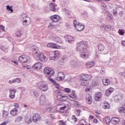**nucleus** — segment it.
Here are the masks:
<instances>
[{
	"mask_svg": "<svg viewBox=\"0 0 125 125\" xmlns=\"http://www.w3.org/2000/svg\"><path fill=\"white\" fill-rule=\"evenodd\" d=\"M101 98H102V94L101 92H98L96 94L95 97V100H96V101H100L101 100Z\"/></svg>",
	"mask_w": 125,
	"mask_h": 125,
	"instance_id": "obj_22",
	"label": "nucleus"
},
{
	"mask_svg": "<svg viewBox=\"0 0 125 125\" xmlns=\"http://www.w3.org/2000/svg\"><path fill=\"white\" fill-rule=\"evenodd\" d=\"M79 125H86V122L84 120H81L79 122Z\"/></svg>",
	"mask_w": 125,
	"mask_h": 125,
	"instance_id": "obj_40",
	"label": "nucleus"
},
{
	"mask_svg": "<svg viewBox=\"0 0 125 125\" xmlns=\"http://www.w3.org/2000/svg\"><path fill=\"white\" fill-rule=\"evenodd\" d=\"M42 67V63L38 62H36L32 66V68L33 70H38V69H41Z\"/></svg>",
	"mask_w": 125,
	"mask_h": 125,
	"instance_id": "obj_14",
	"label": "nucleus"
},
{
	"mask_svg": "<svg viewBox=\"0 0 125 125\" xmlns=\"http://www.w3.org/2000/svg\"><path fill=\"white\" fill-rule=\"evenodd\" d=\"M118 33L120 36H124L125 35V30L124 29H119Z\"/></svg>",
	"mask_w": 125,
	"mask_h": 125,
	"instance_id": "obj_39",
	"label": "nucleus"
},
{
	"mask_svg": "<svg viewBox=\"0 0 125 125\" xmlns=\"http://www.w3.org/2000/svg\"><path fill=\"white\" fill-rule=\"evenodd\" d=\"M18 113V110L17 108H14L12 110L10 111V114L11 116H13V117H15L16 115H17Z\"/></svg>",
	"mask_w": 125,
	"mask_h": 125,
	"instance_id": "obj_23",
	"label": "nucleus"
},
{
	"mask_svg": "<svg viewBox=\"0 0 125 125\" xmlns=\"http://www.w3.org/2000/svg\"><path fill=\"white\" fill-rule=\"evenodd\" d=\"M81 84L83 86H86V85H88V82L86 81H84L82 79Z\"/></svg>",
	"mask_w": 125,
	"mask_h": 125,
	"instance_id": "obj_37",
	"label": "nucleus"
},
{
	"mask_svg": "<svg viewBox=\"0 0 125 125\" xmlns=\"http://www.w3.org/2000/svg\"><path fill=\"white\" fill-rule=\"evenodd\" d=\"M66 41L68 42L69 43H74L75 39L70 35L68 36L66 38Z\"/></svg>",
	"mask_w": 125,
	"mask_h": 125,
	"instance_id": "obj_20",
	"label": "nucleus"
},
{
	"mask_svg": "<svg viewBox=\"0 0 125 125\" xmlns=\"http://www.w3.org/2000/svg\"><path fill=\"white\" fill-rule=\"evenodd\" d=\"M63 90L65 92H66V93H70L71 92V89L69 88H65Z\"/></svg>",
	"mask_w": 125,
	"mask_h": 125,
	"instance_id": "obj_49",
	"label": "nucleus"
},
{
	"mask_svg": "<svg viewBox=\"0 0 125 125\" xmlns=\"http://www.w3.org/2000/svg\"><path fill=\"white\" fill-rule=\"evenodd\" d=\"M73 24L78 32H82V31L84 30V25L77 21L74 20Z\"/></svg>",
	"mask_w": 125,
	"mask_h": 125,
	"instance_id": "obj_3",
	"label": "nucleus"
},
{
	"mask_svg": "<svg viewBox=\"0 0 125 125\" xmlns=\"http://www.w3.org/2000/svg\"><path fill=\"white\" fill-rule=\"evenodd\" d=\"M23 120V117L22 116H18L15 119V122L16 123H20Z\"/></svg>",
	"mask_w": 125,
	"mask_h": 125,
	"instance_id": "obj_32",
	"label": "nucleus"
},
{
	"mask_svg": "<svg viewBox=\"0 0 125 125\" xmlns=\"http://www.w3.org/2000/svg\"><path fill=\"white\" fill-rule=\"evenodd\" d=\"M94 65V62H89L85 63V66L86 67V68H87V69H89V68L93 67Z\"/></svg>",
	"mask_w": 125,
	"mask_h": 125,
	"instance_id": "obj_25",
	"label": "nucleus"
},
{
	"mask_svg": "<svg viewBox=\"0 0 125 125\" xmlns=\"http://www.w3.org/2000/svg\"><path fill=\"white\" fill-rule=\"evenodd\" d=\"M27 18H29L27 17V15L25 14H23L21 15V19H27Z\"/></svg>",
	"mask_w": 125,
	"mask_h": 125,
	"instance_id": "obj_54",
	"label": "nucleus"
},
{
	"mask_svg": "<svg viewBox=\"0 0 125 125\" xmlns=\"http://www.w3.org/2000/svg\"><path fill=\"white\" fill-rule=\"evenodd\" d=\"M86 102L87 104L90 105V104H92V98H91V96L89 95V94H87L86 95Z\"/></svg>",
	"mask_w": 125,
	"mask_h": 125,
	"instance_id": "obj_18",
	"label": "nucleus"
},
{
	"mask_svg": "<svg viewBox=\"0 0 125 125\" xmlns=\"http://www.w3.org/2000/svg\"><path fill=\"white\" fill-rule=\"evenodd\" d=\"M48 80L51 82V83H52L54 85V84H56V81H55L54 80H53L52 78L49 77L48 78Z\"/></svg>",
	"mask_w": 125,
	"mask_h": 125,
	"instance_id": "obj_45",
	"label": "nucleus"
},
{
	"mask_svg": "<svg viewBox=\"0 0 125 125\" xmlns=\"http://www.w3.org/2000/svg\"><path fill=\"white\" fill-rule=\"evenodd\" d=\"M9 93L10 98H11V99H14V98H15V93H16V90H10Z\"/></svg>",
	"mask_w": 125,
	"mask_h": 125,
	"instance_id": "obj_19",
	"label": "nucleus"
},
{
	"mask_svg": "<svg viewBox=\"0 0 125 125\" xmlns=\"http://www.w3.org/2000/svg\"><path fill=\"white\" fill-rule=\"evenodd\" d=\"M56 93H58L57 98V99H58V100H60V101H66L67 97L65 96L62 94V93H61L58 90H56Z\"/></svg>",
	"mask_w": 125,
	"mask_h": 125,
	"instance_id": "obj_5",
	"label": "nucleus"
},
{
	"mask_svg": "<svg viewBox=\"0 0 125 125\" xmlns=\"http://www.w3.org/2000/svg\"><path fill=\"white\" fill-rule=\"evenodd\" d=\"M49 7L51 11H53V12H55V11H56V8H55V5H54L53 3L51 2L49 4Z\"/></svg>",
	"mask_w": 125,
	"mask_h": 125,
	"instance_id": "obj_27",
	"label": "nucleus"
},
{
	"mask_svg": "<svg viewBox=\"0 0 125 125\" xmlns=\"http://www.w3.org/2000/svg\"><path fill=\"white\" fill-rule=\"evenodd\" d=\"M98 48L99 50V51H103L105 49V47L104 46V45L101 43H99L98 44Z\"/></svg>",
	"mask_w": 125,
	"mask_h": 125,
	"instance_id": "obj_31",
	"label": "nucleus"
},
{
	"mask_svg": "<svg viewBox=\"0 0 125 125\" xmlns=\"http://www.w3.org/2000/svg\"><path fill=\"white\" fill-rule=\"evenodd\" d=\"M88 42L86 41H82L76 44V50L78 52L87 51Z\"/></svg>",
	"mask_w": 125,
	"mask_h": 125,
	"instance_id": "obj_1",
	"label": "nucleus"
},
{
	"mask_svg": "<svg viewBox=\"0 0 125 125\" xmlns=\"http://www.w3.org/2000/svg\"><path fill=\"white\" fill-rule=\"evenodd\" d=\"M23 25L24 27H26L29 25V23H28V20H24L22 21Z\"/></svg>",
	"mask_w": 125,
	"mask_h": 125,
	"instance_id": "obj_44",
	"label": "nucleus"
},
{
	"mask_svg": "<svg viewBox=\"0 0 125 125\" xmlns=\"http://www.w3.org/2000/svg\"><path fill=\"white\" fill-rule=\"evenodd\" d=\"M113 16H117L118 15V12L116 10H113Z\"/></svg>",
	"mask_w": 125,
	"mask_h": 125,
	"instance_id": "obj_57",
	"label": "nucleus"
},
{
	"mask_svg": "<svg viewBox=\"0 0 125 125\" xmlns=\"http://www.w3.org/2000/svg\"><path fill=\"white\" fill-rule=\"evenodd\" d=\"M9 83L10 84H12V83H15V79H13L12 80H9Z\"/></svg>",
	"mask_w": 125,
	"mask_h": 125,
	"instance_id": "obj_56",
	"label": "nucleus"
},
{
	"mask_svg": "<svg viewBox=\"0 0 125 125\" xmlns=\"http://www.w3.org/2000/svg\"><path fill=\"white\" fill-rule=\"evenodd\" d=\"M101 6L102 7H104V11H105V12H108V10H107V8H106V5L104 4V3H101Z\"/></svg>",
	"mask_w": 125,
	"mask_h": 125,
	"instance_id": "obj_48",
	"label": "nucleus"
},
{
	"mask_svg": "<svg viewBox=\"0 0 125 125\" xmlns=\"http://www.w3.org/2000/svg\"><path fill=\"white\" fill-rule=\"evenodd\" d=\"M85 90L86 92H88V91H90V88H87V87H86V88L85 89Z\"/></svg>",
	"mask_w": 125,
	"mask_h": 125,
	"instance_id": "obj_62",
	"label": "nucleus"
},
{
	"mask_svg": "<svg viewBox=\"0 0 125 125\" xmlns=\"http://www.w3.org/2000/svg\"><path fill=\"white\" fill-rule=\"evenodd\" d=\"M14 37H17V38H20L21 37V34L20 32H18L14 34Z\"/></svg>",
	"mask_w": 125,
	"mask_h": 125,
	"instance_id": "obj_47",
	"label": "nucleus"
},
{
	"mask_svg": "<svg viewBox=\"0 0 125 125\" xmlns=\"http://www.w3.org/2000/svg\"><path fill=\"white\" fill-rule=\"evenodd\" d=\"M40 105H47L48 102L46 101V98H45V96L43 95H41L40 98Z\"/></svg>",
	"mask_w": 125,
	"mask_h": 125,
	"instance_id": "obj_7",
	"label": "nucleus"
},
{
	"mask_svg": "<svg viewBox=\"0 0 125 125\" xmlns=\"http://www.w3.org/2000/svg\"><path fill=\"white\" fill-rule=\"evenodd\" d=\"M38 88L41 90V91H47L48 90V85L44 82H39L38 83Z\"/></svg>",
	"mask_w": 125,
	"mask_h": 125,
	"instance_id": "obj_2",
	"label": "nucleus"
},
{
	"mask_svg": "<svg viewBox=\"0 0 125 125\" xmlns=\"http://www.w3.org/2000/svg\"><path fill=\"white\" fill-rule=\"evenodd\" d=\"M0 30H1V31H2V32H5V29H4V26H3L2 25H0Z\"/></svg>",
	"mask_w": 125,
	"mask_h": 125,
	"instance_id": "obj_55",
	"label": "nucleus"
},
{
	"mask_svg": "<svg viewBox=\"0 0 125 125\" xmlns=\"http://www.w3.org/2000/svg\"><path fill=\"white\" fill-rule=\"evenodd\" d=\"M101 74H102V75H104V74H105V69H104V68H102L101 70Z\"/></svg>",
	"mask_w": 125,
	"mask_h": 125,
	"instance_id": "obj_58",
	"label": "nucleus"
},
{
	"mask_svg": "<svg viewBox=\"0 0 125 125\" xmlns=\"http://www.w3.org/2000/svg\"><path fill=\"white\" fill-rule=\"evenodd\" d=\"M122 44H123V45H124V46H125V41H123L122 42Z\"/></svg>",
	"mask_w": 125,
	"mask_h": 125,
	"instance_id": "obj_64",
	"label": "nucleus"
},
{
	"mask_svg": "<svg viewBox=\"0 0 125 125\" xmlns=\"http://www.w3.org/2000/svg\"><path fill=\"white\" fill-rule=\"evenodd\" d=\"M121 98H122L121 95H116L114 97V100L115 102H118V101H120Z\"/></svg>",
	"mask_w": 125,
	"mask_h": 125,
	"instance_id": "obj_34",
	"label": "nucleus"
},
{
	"mask_svg": "<svg viewBox=\"0 0 125 125\" xmlns=\"http://www.w3.org/2000/svg\"><path fill=\"white\" fill-rule=\"evenodd\" d=\"M82 52V53L81 54V58H83L85 59L88 58V56H89V55L88 54V50L84 52Z\"/></svg>",
	"mask_w": 125,
	"mask_h": 125,
	"instance_id": "obj_16",
	"label": "nucleus"
},
{
	"mask_svg": "<svg viewBox=\"0 0 125 125\" xmlns=\"http://www.w3.org/2000/svg\"><path fill=\"white\" fill-rule=\"evenodd\" d=\"M64 11L65 12L67 16L70 17L71 16V11L67 8H64Z\"/></svg>",
	"mask_w": 125,
	"mask_h": 125,
	"instance_id": "obj_38",
	"label": "nucleus"
},
{
	"mask_svg": "<svg viewBox=\"0 0 125 125\" xmlns=\"http://www.w3.org/2000/svg\"><path fill=\"white\" fill-rule=\"evenodd\" d=\"M8 115H9V113L7 111H5V110L3 111V119H7L8 118Z\"/></svg>",
	"mask_w": 125,
	"mask_h": 125,
	"instance_id": "obj_33",
	"label": "nucleus"
},
{
	"mask_svg": "<svg viewBox=\"0 0 125 125\" xmlns=\"http://www.w3.org/2000/svg\"><path fill=\"white\" fill-rule=\"evenodd\" d=\"M113 91H114V88H109L105 92L106 96H110V95H111V94H112V93L113 92Z\"/></svg>",
	"mask_w": 125,
	"mask_h": 125,
	"instance_id": "obj_26",
	"label": "nucleus"
},
{
	"mask_svg": "<svg viewBox=\"0 0 125 125\" xmlns=\"http://www.w3.org/2000/svg\"><path fill=\"white\" fill-rule=\"evenodd\" d=\"M51 20H52L53 23H56L60 21V17L57 15L52 16L50 17Z\"/></svg>",
	"mask_w": 125,
	"mask_h": 125,
	"instance_id": "obj_11",
	"label": "nucleus"
},
{
	"mask_svg": "<svg viewBox=\"0 0 125 125\" xmlns=\"http://www.w3.org/2000/svg\"><path fill=\"white\" fill-rule=\"evenodd\" d=\"M55 42H58L59 43H62V41H61V39L59 38V37H57L55 39Z\"/></svg>",
	"mask_w": 125,
	"mask_h": 125,
	"instance_id": "obj_46",
	"label": "nucleus"
},
{
	"mask_svg": "<svg viewBox=\"0 0 125 125\" xmlns=\"http://www.w3.org/2000/svg\"><path fill=\"white\" fill-rule=\"evenodd\" d=\"M93 83V84H94L95 85H98V82L96 81H94Z\"/></svg>",
	"mask_w": 125,
	"mask_h": 125,
	"instance_id": "obj_63",
	"label": "nucleus"
},
{
	"mask_svg": "<svg viewBox=\"0 0 125 125\" xmlns=\"http://www.w3.org/2000/svg\"><path fill=\"white\" fill-rule=\"evenodd\" d=\"M104 122L105 123L106 125H109L110 122H111V119L110 118V117H106L104 119Z\"/></svg>",
	"mask_w": 125,
	"mask_h": 125,
	"instance_id": "obj_30",
	"label": "nucleus"
},
{
	"mask_svg": "<svg viewBox=\"0 0 125 125\" xmlns=\"http://www.w3.org/2000/svg\"><path fill=\"white\" fill-rule=\"evenodd\" d=\"M111 123L112 124V125H117V124H119L120 123V119L118 118L113 117L111 119Z\"/></svg>",
	"mask_w": 125,
	"mask_h": 125,
	"instance_id": "obj_21",
	"label": "nucleus"
},
{
	"mask_svg": "<svg viewBox=\"0 0 125 125\" xmlns=\"http://www.w3.org/2000/svg\"><path fill=\"white\" fill-rule=\"evenodd\" d=\"M60 56H61L60 52L59 51H56L54 53V56H50V59L51 60H56V59H57L58 57H60Z\"/></svg>",
	"mask_w": 125,
	"mask_h": 125,
	"instance_id": "obj_10",
	"label": "nucleus"
},
{
	"mask_svg": "<svg viewBox=\"0 0 125 125\" xmlns=\"http://www.w3.org/2000/svg\"><path fill=\"white\" fill-rule=\"evenodd\" d=\"M76 112L78 113V116H80V115H81V110H79V109H77Z\"/></svg>",
	"mask_w": 125,
	"mask_h": 125,
	"instance_id": "obj_61",
	"label": "nucleus"
},
{
	"mask_svg": "<svg viewBox=\"0 0 125 125\" xmlns=\"http://www.w3.org/2000/svg\"><path fill=\"white\" fill-rule=\"evenodd\" d=\"M44 74L49 76V77H53L55 75L54 71L49 67H45L44 68Z\"/></svg>",
	"mask_w": 125,
	"mask_h": 125,
	"instance_id": "obj_4",
	"label": "nucleus"
},
{
	"mask_svg": "<svg viewBox=\"0 0 125 125\" xmlns=\"http://www.w3.org/2000/svg\"><path fill=\"white\" fill-rule=\"evenodd\" d=\"M112 29V26L110 25H102L101 26V30L103 31V32H105V31H109V30H111Z\"/></svg>",
	"mask_w": 125,
	"mask_h": 125,
	"instance_id": "obj_12",
	"label": "nucleus"
},
{
	"mask_svg": "<svg viewBox=\"0 0 125 125\" xmlns=\"http://www.w3.org/2000/svg\"><path fill=\"white\" fill-rule=\"evenodd\" d=\"M12 6L10 7L9 5L6 6V9L7 10H8V11H10L11 13H12L13 12V9H12Z\"/></svg>",
	"mask_w": 125,
	"mask_h": 125,
	"instance_id": "obj_41",
	"label": "nucleus"
},
{
	"mask_svg": "<svg viewBox=\"0 0 125 125\" xmlns=\"http://www.w3.org/2000/svg\"><path fill=\"white\" fill-rule=\"evenodd\" d=\"M82 78V80L83 81H86L87 82L92 79V76L90 75L83 74Z\"/></svg>",
	"mask_w": 125,
	"mask_h": 125,
	"instance_id": "obj_15",
	"label": "nucleus"
},
{
	"mask_svg": "<svg viewBox=\"0 0 125 125\" xmlns=\"http://www.w3.org/2000/svg\"><path fill=\"white\" fill-rule=\"evenodd\" d=\"M70 95L71 96H73L74 98H77V95H76L75 92L74 90L72 91L71 95Z\"/></svg>",
	"mask_w": 125,
	"mask_h": 125,
	"instance_id": "obj_51",
	"label": "nucleus"
},
{
	"mask_svg": "<svg viewBox=\"0 0 125 125\" xmlns=\"http://www.w3.org/2000/svg\"><path fill=\"white\" fill-rule=\"evenodd\" d=\"M29 57L25 55H22L19 57V62L20 63H27L29 61Z\"/></svg>",
	"mask_w": 125,
	"mask_h": 125,
	"instance_id": "obj_6",
	"label": "nucleus"
},
{
	"mask_svg": "<svg viewBox=\"0 0 125 125\" xmlns=\"http://www.w3.org/2000/svg\"><path fill=\"white\" fill-rule=\"evenodd\" d=\"M72 120H73V122H75V123L78 121L77 117H76L75 115H72Z\"/></svg>",
	"mask_w": 125,
	"mask_h": 125,
	"instance_id": "obj_53",
	"label": "nucleus"
},
{
	"mask_svg": "<svg viewBox=\"0 0 125 125\" xmlns=\"http://www.w3.org/2000/svg\"><path fill=\"white\" fill-rule=\"evenodd\" d=\"M39 59H40V61H46V57L43 55V54H40Z\"/></svg>",
	"mask_w": 125,
	"mask_h": 125,
	"instance_id": "obj_28",
	"label": "nucleus"
},
{
	"mask_svg": "<svg viewBox=\"0 0 125 125\" xmlns=\"http://www.w3.org/2000/svg\"><path fill=\"white\" fill-rule=\"evenodd\" d=\"M58 106L59 107L61 106V107H59L60 110L64 111L65 110V109H66L67 108V107H68V106H69V104H66V103L62 102L60 104H58Z\"/></svg>",
	"mask_w": 125,
	"mask_h": 125,
	"instance_id": "obj_13",
	"label": "nucleus"
},
{
	"mask_svg": "<svg viewBox=\"0 0 125 125\" xmlns=\"http://www.w3.org/2000/svg\"><path fill=\"white\" fill-rule=\"evenodd\" d=\"M103 83L104 85H109L111 83V82L109 79H103Z\"/></svg>",
	"mask_w": 125,
	"mask_h": 125,
	"instance_id": "obj_29",
	"label": "nucleus"
},
{
	"mask_svg": "<svg viewBox=\"0 0 125 125\" xmlns=\"http://www.w3.org/2000/svg\"><path fill=\"white\" fill-rule=\"evenodd\" d=\"M103 108L104 109H109L110 108V104L107 102H104V103Z\"/></svg>",
	"mask_w": 125,
	"mask_h": 125,
	"instance_id": "obj_35",
	"label": "nucleus"
},
{
	"mask_svg": "<svg viewBox=\"0 0 125 125\" xmlns=\"http://www.w3.org/2000/svg\"><path fill=\"white\" fill-rule=\"evenodd\" d=\"M14 107L15 108H19V104H14Z\"/></svg>",
	"mask_w": 125,
	"mask_h": 125,
	"instance_id": "obj_60",
	"label": "nucleus"
},
{
	"mask_svg": "<svg viewBox=\"0 0 125 125\" xmlns=\"http://www.w3.org/2000/svg\"><path fill=\"white\" fill-rule=\"evenodd\" d=\"M82 17H83V18H87V13L86 12H83L82 14H81Z\"/></svg>",
	"mask_w": 125,
	"mask_h": 125,
	"instance_id": "obj_42",
	"label": "nucleus"
},
{
	"mask_svg": "<svg viewBox=\"0 0 125 125\" xmlns=\"http://www.w3.org/2000/svg\"><path fill=\"white\" fill-rule=\"evenodd\" d=\"M70 57H71V54H66L63 56L62 58V60H68Z\"/></svg>",
	"mask_w": 125,
	"mask_h": 125,
	"instance_id": "obj_36",
	"label": "nucleus"
},
{
	"mask_svg": "<svg viewBox=\"0 0 125 125\" xmlns=\"http://www.w3.org/2000/svg\"><path fill=\"white\" fill-rule=\"evenodd\" d=\"M65 79V74L63 72H59L58 77L56 78V80L59 82H61Z\"/></svg>",
	"mask_w": 125,
	"mask_h": 125,
	"instance_id": "obj_9",
	"label": "nucleus"
},
{
	"mask_svg": "<svg viewBox=\"0 0 125 125\" xmlns=\"http://www.w3.org/2000/svg\"><path fill=\"white\" fill-rule=\"evenodd\" d=\"M15 83H22V81L21 80V78H15Z\"/></svg>",
	"mask_w": 125,
	"mask_h": 125,
	"instance_id": "obj_43",
	"label": "nucleus"
},
{
	"mask_svg": "<svg viewBox=\"0 0 125 125\" xmlns=\"http://www.w3.org/2000/svg\"><path fill=\"white\" fill-rule=\"evenodd\" d=\"M33 122H38L41 121V116L39 114H34L32 117Z\"/></svg>",
	"mask_w": 125,
	"mask_h": 125,
	"instance_id": "obj_17",
	"label": "nucleus"
},
{
	"mask_svg": "<svg viewBox=\"0 0 125 125\" xmlns=\"http://www.w3.org/2000/svg\"><path fill=\"white\" fill-rule=\"evenodd\" d=\"M48 27L50 30H53V29H54V28H55V27L52 23H50Z\"/></svg>",
	"mask_w": 125,
	"mask_h": 125,
	"instance_id": "obj_50",
	"label": "nucleus"
},
{
	"mask_svg": "<svg viewBox=\"0 0 125 125\" xmlns=\"http://www.w3.org/2000/svg\"><path fill=\"white\" fill-rule=\"evenodd\" d=\"M47 47H49L50 48L59 49L61 48V46L57 45V44L55 43L50 42L47 44Z\"/></svg>",
	"mask_w": 125,
	"mask_h": 125,
	"instance_id": "obj_8",
	"label": "nucleus"
},
{
	"mask_svg": "<svg viewBox=\"0 0 125 125\" xmlns=\"http://www.w3.org/2000/svg\"><path fill=\"white\" fill-rule=\"evenodd\" d=\"M71 68L75 69V68H77L78 66H79V63L77 61H73L70 63Z\"/></svg>",
	"mask_w": 125,
	"mask_h": 125,
	"instance_id": "obj_24",
	"label": "nucleus"
},
{
	"mask_svg": "<svg viewBox=\"0 0 125 125\" xmlns=\"http://www.w3.org/2000/svg\"><path fill=\"white\" fill-rule=\"evenodd\" d=\"M33 94L35 97H38V96H40V94L37 91H34Z\"/></svg>",
	"mask_w": 125,
	"mask_h": 125,
	"instance_id": "obj_52",
	"label": "nucleus"
},
{
	"mask_svg": "<svg viewBox=\"0 0 125 125\" xmlns=\"http://www.w3.org/2000/svg\"><path fill=\"white\" fill-rule=\"evenodd\" d=\"M54 85H56V88H58V89H59V90H61L59 84L56 83V84H54Z\"/></svg>",
	"mask_w": 125,
	"mask_h": 125,
	"instance_id": "obj_59",
	"label": "nucleus"
}]
</instances>
